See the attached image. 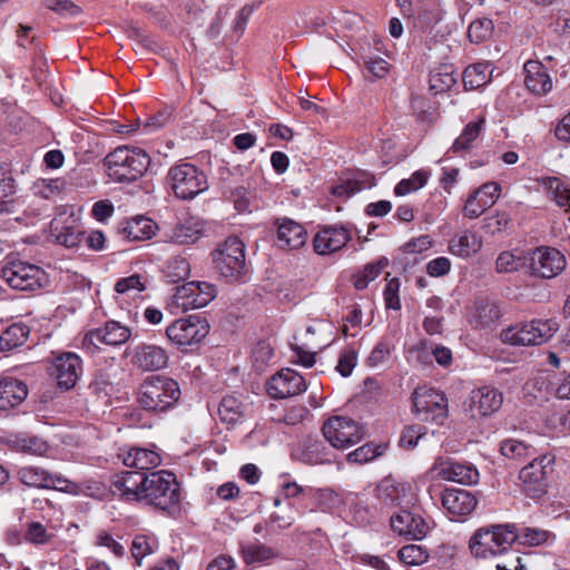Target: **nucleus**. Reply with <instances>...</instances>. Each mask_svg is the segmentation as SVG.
<instances>
[{"instance_id":"1","label":"nucleus","mask_w":570,"mask_h":570,"mask_svg":"<svg viewBox=\"0 0 570 570\" xmlns=\"http://www.w3.org/2000/svg\"><path fill=\"white\" fill-rule=\"evenodd\" d=\"M112 495L128 503H141L161 511H171L179 503V484L174 473L125 471L114 476Z\"/></svg>"},{"instance_id":"2","label":"nucleus","mask_w":570,"mask_h":570,"mask_svg":"<svg viewBox=\"0 0 570 570\" xmlns=\"http://www.w3.org/2000/svg\"><path fill=\"white\" fill-rule=\"evenodd\" d=\"M180 397L178 383L171 377L151 375L139 385L137 402L139 406L151 413H163L171 409Z\"/></svg>"},{"instance_id":"3","label":"nucleus","mask_w":570,"mask_h":570,"mask_svg":"<svg viewBox=\"0 0 570 570\" xmlns=\"http://www.w3.org/2000/svg\"><path fill=\"white\" fill-rule=\"evenodd\" d=\"M105 165L112 180L132 183L147 171L150 157L140 148L120 146L106 156Z\"/></svg>"},{"instance_id":"4","label":"nucleus","mask_w":570,"mask_h":570,"mask_svg":"<svg viewBox=\"0 0 570 570\" xmlns=\"http://www.w3.org/2000/svg\"><path fill=\"white\" fill-rule=\"evenodd\" d=\"M511 524H493L478 529L469 540V549L478 559L508 553L513 544Z\"/></svg>"},{"instance_id":"5","label":"nucleus","mask_w":570,"mask_h":570,"mask_svg":"<svg viewBox=\"0 0 570 570\" xmlns=\"http://www.w3.org/2000/svg\"><path fill=\"white\" fill-rule=\"evenodd\" d=\"M166 178L174 195L184 200L194 199L208 188L206 174L191 163L171 166Z\"/></svg>"},{"instance_id":"6","label":"nucleus","mask_w":570,"mask_h":570,"mask_svg":"<svg viewBox=\"0 0 570 570\" xmlns=\"http://www.w3.org/2000/svg\"><path fill=\"white\" fill-rule=\"evenodd\" d=\"M558 331L554 320H533L502 330L500 338L510 345L530 346L547 342Z\"/></svg>"},{"instance_id":"7","label":"nucleus","mask_w":570,"mask_h":570,"mask_svg":"<svg viewBox=\"0 0 570 570\" xmlns=\"http://www.w3.org/2000/svg\"><path fill=\"white\" fill-rule=\"evenodd\" d=\"M212 256L215 269L227 281L238 279L245 269V245L238 237H228Z\"/></svg>"},{"instance_id":"8","label":"nucleus","mask_w":570,"mask_h":570,"mask_svg":"<svg viewBox=\"0 0 570 570\" xmlns=\"http://www.w3.org/2000/svg\"><path fill=\"white\" fill-rule=\"evenodd\" d=\"M1 277L10 287L19 291H37L48 283L41 267L19 259L8 261L1 268Z\"/></svg>"},{"instance_id":"9","label":"nucleus","mask_w":570,"mask_h":570,"mask_svg":"<svg viewBox=\"0 0 570 570\" xmlns=\"http://www.w3.org/2000/svg\"><path fill=\"white\" fill-rule=\"evenodd\" d=\"M413 407L421 421L443 424L448 417V399L434 389L417 387L413 393Z\"/></svg>"},{"instance_id":"10","label":"nucleus","mask_w":570,"mask_h":570,"mask_svg":"<svg viewBox=\"0 0 570 570\" xmlns=\"http://www.w3.org/2000/svg\"><path fill=\"white\" fill-rule=\"evenodd\" d=\"M554 458L550 454H543L533 459L520 471L523 491L531 498H540L546 493L548 479L553 472Z\"/></svg>"},{"instance_id":"11","label":"nucleus","mask_w":570,"mask_h":570,"mask_svg":"<svg viewBox=\"0 0 570 570\" xmlns=\"http://www.w3.org/2000/svg\"><path fill=\"white\" fill-rule=\"evenodd\" d=\"M323 435L335 449H346L358 443L363 436V430L352 419L344 416L330 417L323 425Z\"/></svg>"},{"instance_id":"12","label":"nucleus","mask_w":570,"mask_h":570,"mask_svg":"<svg viewBox=\"0 0 570 570\" xmlns=\"http://www.w3.org/2000/svg\"><path fill=\"white\" fill-rule=\"evenodd\" d=\"M216 296L214 285L207 282H188L176 288L171 304L187 312L208 305Z\"/></svg>"},{"instance_id":"13","label":"nucleus","mask_w":570,"mask_h":570,"mask_svg":"<svg viewBox=\"0 0 570 570\" xmlns=\"http://www.w3.org/2000/svg\"><path fill=\"white\" fill-rule=\"evenodd\" d=\"M530 269L537 277L551 279L561 274L566 266V256L557 248L539 246L529 254Z\"/></svg>"},{"instance_id":"14","label":"nucleus","mask_w":570,"mask_h":570,"mask_svg":"<svg viewBox=\"0 0 570 570\" xmlns=\"http://www.w3.org/2000/svg\"><path fill=\"white\" fill-rule=\"evenodd\" d=\"M207 333V323L198 316L176 320L166 330L167 337L179 346L197 344Z\"/></svg>"},{"instance_id":"15","label":"nucleus","mask_w":570,"mask_h":570,"mask_svg":"<svg viewBox=\"0 0 570 570\" xmlns=\"http://www.w3.org/2000/svg\"><path fill=\"white\" fill-rule=\"evenodd\" d=\"M392 531L406 540H422L430 531L426 520L407 509L395 510L390 515Z\"/></svg>"},{"instance_id":"16","label":"nucleus","mask_w":570,"mask_h":570,"mask_svg":"<svg viewBox=\"0 0 570 570\" xmlns=\"http://www.w3.org/2000/svg\"><path fill=\"white\" fill-rule=\"evenodd\" d=\"M502 403V393L493 386L485 385L470 392L465 402V411L472 419H481L499 411Z\"/></svg>"},{"instance_id":"17","label":"nucleus","mask_w":570,"mask_h":570,"mask_svg":"<svg viewBox=\"0 0 570 570\" xmlns=\"http://www.w3.org/2000/svg\"><path fill=\"white\" fill-rule=\"evenodd\" d=\"M306 389L305 379L292 368H282L267 383V393L275 400L296 396Z\"/></svg>"},{"instance_id":"18","label":"nucleus","mask_w":570,"mask_h":570,"mask_svg":"<svg viewBox=\"0 0 570 570\" xmlns=\"http://www.w3.org/2000/svg\"><path fill=\"white\" fill-rule=\"evenodd\" d=\"M292 456L308 465L328 464L334 461V454L325 442L312 436L301 440L293 449Z\"/></svg>"},{"instance_id":"19","label":"nucleus","mask_w":570,"mask_h":570,"mask_svg":"<svg viewBox=\"0 0 570 570\" xmlns=\"http://www.w3.org/2000/svg\"><path fill=\"white\" fill-rule=\"evenodd\" d=\"M433 470L441 479L465 485H472L479 480V472L472 465L452 459L439 458Z\"/></svg>"},{"instance_id":"20","label":"nucleus","mask_w":570,"mask_h":570,"mask_svg":"<svg viewBox=\"0 0 570 570\" xmlns=\"http://www.w3.org/2000/svg\"><path fill=\"white\" fill-rule=\"evenodd\" d=\"M126 354H131L132 364L141 371L163 370L169 361L168 352L155 344L141 343L132 352L127 348Z\"/></svg>"},{"instance_id":"21","label":"nucleus","mask_w":570,"mask_h":570,"mask_svg":"<svg viewBox=\"0 0 570 570\" xmlns=\"http://www.w3.org/2000/svg\"><path fill=\"white\" fill-rule=\"evenodd\" d=\"M352 236L344 226H325L313 238V247L318 255H330L342 249Z\"/></svg>"},{"instance_id":"22","label":"nucleus","mask_w":570,"mask_h":570,"mask_svg":"<svg viewBox=\"0 0 570 570\" xmlns=\"http://www.w3.org/2000/svg\"><path fill=\"white\" fill-rule=\"evenodd\" d=\"M53 368L52 375L58 385L61 389L70 390L76 385L82 372V364L76 353L66 352L56 357Z\"/></svg>"},{"instance_id":"23","label":"nucleus","mask_w":570,"mask_h":570,"mask_svg":"<svg viewBox=\"0 0 570 570\" xmlns=\"http://www.w3.org/2000/svg\"><path fill=\"white\" fill-rule=\"evenodd\" d=\"M476 498L462 489H445L442 494V505L453 519L469 515L476 507Z\"/></svg>"},{"instance_id":"24","label":"nucleus","mask_w":570,"mask_h":570,"mask_svg":"<svg viewBox=\"0 0 570 570\" xmlns=\"http://www.w3.org/2000/svg\"><path fill=\"white\" fill-rule=\"evenodd\" d=\"M375 497L382 509L400 510L406 499V485L392 476H386L376 485Z\"/></svg>"},{"instance_id":"25","label":"nucleus","mask_w":570,"mask_h":570,"mask_svg":"<svg viewBox=\"0 0 570 570\" xmlns=\"http://www.w3.org/2000/svg\"><path fill=\"white\" fill-rule=\"evenodd\" d=\"M131 335L128 327L122 326L120 323L110 321L104 327L95 328L88 332L85 336V343L97 345L104 343L106 345H120L126 343Z\"/></svg>"},{"instance_id":"26","label":"nucleus","mask_w":570,"mask_h":570,"mask_svg":"<svg viewBox=\"0 0 570 570\" xmlns=\"http://www.w3.org/2000/svg\"><path fill=\"white\" fill-rule=\"evenodd\" d=\"M118 458L126 466L135 468L138 472L155 469L161 462V458L156 451L138 446L120 449Z\"/></svg>"},{"instance_id":"27","label":"nucleus","mask_w":570,"mask_h":570,"mask_svg":"<svg viewBox=\"0 0 570 570\" xmlns=\"http://www.w3.org/2000/svg\"><path fill=\"white\" fill-rule=\"evenodd\" d=\"M27 384L13 376H0V411L20 405L28 396Z\"/></svg>"},{"instance_id":"28","label":"nucleus","mask_w":570,"mask_h":570,"mask_svg":"<svg viewBox=\"0 0 570 570\" xmlns=\"http://www.w3.org/2000/svg\"><path fill=\"white\" fill-rule=\"evenodd\" d=\"M524 85L534 95L543 96L551 91L552 79L547 67L537 60L524 63Z\"/></svg>"},{"instance_id":"29","label":"nucleus","mask_w":570,"mask_h":570,"mask_svg":"<svg viewBox=\"0 0 570 570\" xmlns=\"http://www.w3.org/2000/svg\"><path fill=\"white\" fill-rule=\"evenodd\" d=\"M277 242L283 249H297L305 245L307 232L304 226L289 218L277 219Z\"/></svg>"},{"instance_id":"30","label":"nucleus","mask_w":570,"mask_h":570,"mask_svg":"<svg viewBox=\"0 0 570 570\" xmlns=\"http://www.w3.org/2000/svg\"><path fill=\"white\" fill-rule=\"evenodd\" d=\"M512 525L513 543L517 542L524 547L551 546L556 541V534L551 531L537 527H517Z\"/></svg>"},{"instance_id":"31","label":"nucleus","mask_w":570,"mask_h":570,"mask_svg":"<svg viewBox=\"0 0 570 570\" xmlns=\"http://www.w3.org/2000/svg\"><path fill=\"white\" fill-rule=\"evenodd\" d=\"M375 186V177L367 171H357L351 178L341 179L332 187V194L338 198H350L355 194Z\"/></svg>"},{"instance_id":"32","label":"nucleus","mask_w":570,"mask_h":570,"mask_svg":"<svg viewBox=\"0 0 570 570\" xmlns=\"http://www.w3.org/2000/svg\"><path fill=\"white\" fill-rule=\"evenodd\" d=\"M375 186V177L367 171H357L351 178L341 179L332 187V194L338 198H350L355 194Z\"/></svg>"},{"instance_id":"33","label":"nucleus","mask_w":570,"mask_h":570,"mask_svg":"<svg viewBox=\"0 0 570 570\" xmlns=\"http://www.w3.org/2000/svg\"><path fill=\"white\" fill-rule=\"evenodd\" d=\"M482 248L481 237L472 230H463L454 235L449 243V250L459 257L468 258Z\"/></svg>"},{"instance_id":"34","label":"nucleus","mask_w":570,"mask_h":570,"mask_svg":"<svg viewBox=\"0 0 570 570\" xmlns=\"http://www.w3.org/2000/svg\"><path fill=\"white\" fill-rule=\"evenodd\" d=\"M500 318L499 306L489 299H478L470 323L473 328H490Z\"/></svg>"},{"instance_id":"35","label":"nucleus","mask_w":570,"mask_h":570,"mask_svg":"<svg viewBox=\"0 0 570 570\" xmlns=\"http://www.w3.org/2000/svg\"><path fill=\"white\" fill-rule=\"evenodd\" d=\"M217 412L223 423L235 425L245 415V404L239 396L226 395L220 400Z\"/></svg>"},{"instance_id":"36","label":"nucleus","mask_w":570,"mask_h":570,"mask_svg":"<svg viewBox=\"0 0 570 570\" xmlns=\"http://www.w3.org/2000/svg\"><path fill=\"white\" fill-rule=\"evenodd\" d=\"M120 233L128 240H146L155 234V225L151 219L139 216L126 222Z\"/></svg>"},{"instance_id":"37","label":"nucleus","mask_w":570,"mask_h":570,"mask_svg":"<svg viewBox=\"0 0 570 570\" xmlns=\"http://www.w3.org/2000/svg\"><path fill=\"white\" fill-rule=\"evenodd\" d=\"M492 70L488 62L473 63L465 68L462 75L466 90L479 89L491 81Z\"/></svg>"},{"instance_id":"38","label":"nucleus","mask_w":570,"mask_h":570,"mask_svg":"<svg viewBox=\"0 0 570 570\" xmlns=\"http://www.w3.org/2000/svg\"><path fill=\"white\" fill-rule=\"evenodd\" d=\"M29 327L23 324H12L0 335V351L9 352L27 341Z\"/></svg>"},{"instance_id":"39","label":"nucleus","mask_w":570,"mask_h":570,"mask_svg":"<svg viewBox=\"0 0 570 570\" xmlns=\"http://www.w3.org/2000/svg\"><path fill=\"white\" fill-rule=\"evenodd\" d=\"M397 558L406 567H419L428 562L430 550L423 544H405L397 551Z\"/></svg>"},{"instance_id":"40","label":"nucleus","mask_w":570,"mask_h":570,"mask_svg":"<svg viewBox=\"0 0 570 570\" xmlns=\"http://www.w3.org/2000/svg\"><path fill=\"white\" fill-rule=\"evenodd\" d=\"M297 515V509L292 503H286L279 512L271 513L266 520V528L272 532H277L291 528Z\"/></svg>"},{"instance_id":"41","label":"nucleus","mask_w":570,"mask_h":570,"mask_svg":"<svg viewBox=\"0 0 570 570\" xmlns=\"http://www.w3.org/2000/svg\"><path fill=\"white\" fill-rule=\"evenodd\" d=\"M18 478L27 487L46 489L50 472L40 466L26 465L18 470Z\"/></svg>"},{"instance_id":"42","label":"nucleus","mask_w":570,"mask_h":570,"mask_svg":"<svg viewBox=\"0 0 570 570\" xmlns=\"http://www.w3.org/2000/svg\"><path fill=\"white\" fill-rule=\"evenodd\" d=\"M456 83L453 68L451 66H440L430 73V89L435 94L444 92Z\"/></svg>"},{"instance_id":"43","label":"nucleus","mask_w":570,"mask_h":570,"mask_svg":"<svg viewBox=\"0 0 570 570\" xmlns=\"http://www.w3.org/2000/svg\"><path fill=\"white\" fill-rule=\"evenodd\" d=\"M242 554L247 564L267 562L277 557V552L272 547L259 542L244 546Z\"/></svg>"},{"instance_id":"44","label":"nucleus","mask_w":570,"mask_h":570,"mask_svg":"<svg viewBox=\"0 0 570 570\" xmlns=\"http://www.w3.org/2000/svg\"><path fill=\"white\" fill-rule=\"evenodd\" d=\"M198 224L191 220L177 224L170 232L169 238L173 243L179 245L194 244L200 237Z\"/></svg>"},{"instance_id":"45","label":"nucleus","mask_w":570,"mask_h":570,"mask_svg":"<svg viewBox=\"0 0 570 570\" xmlns=\"http://www.w3.org/2000/svg\"><path fill=\"white\" fill-rule=\"evenodd\" d=\"M387 449V445L384 443L373 444L366 443L353 452L347 454V461L351 463L365 464L368 463L376 458L383 455Z\"/></svg>"},{"instance_id":"46","label":"nucleus","mask_w":570,"mask_h":570,"mask_svg":"<svg viewBox=\"0 0 570 570\" xmlns=\"http://www.w3.org/2000/svg\"><path fill=\"white\" fill-rule=\"evenodd\" d=\"M114 288L118 295L136 297L146 289V278L140 274H132L130 276L119 278Z\"/></svg>"},{"instance_id":"47","label":"nucleus","mask_w":570,"mask_h":570,"mask_svg":"<svg viewBox=\"0 0 570 570\" xmlns=\"http://www.w3.org/2000/svg\"><path fill=\"white\" fill-rule=\"evenodd\" d=\"M482 125L483 119L468 124L462 134L454 140L451 149L454 153L469 151L474 140L479 137Z\"/></svg>"},{"instance_id":"48","label":"nucleus","mask_w":570,"mask_h":570,"mask_svg":"<svg viewBox=\"0 0 570 570\" xmlns=\"http://www.w3.org/2000/svg\"><path fill=\"white\" fill-rule=\"evenodd\" d=\"M429 178L430 171L423 169L416 170L410 178L399 181L394 188V193L396 196H405L416 191L426 185Z\"/></svg>"},{"instance_id":"49","label":"nucleus","mask_w":570,"mask_h":570,"mask_svg":"<svg viewBox=\"0 0 570 570\" xmlns=\"http://www.w3.org/2000/svg\"><path fill=\"white\" fill-rule=\"evenodd\" d=\"M190 276V264L181 257L176 256L168 261L165 268V277L169 283L186 281Z\"/></svg>"},{"instance_id":"50","label":"nucleus","mask_w":570,"mask_h":570,"mask_svg":"<svg viewBox=\"0 0 570 570\" xmlns=\"http://www.w3.org/2000/svg\"><path fill=\"white\" fill-rule=\"evenodd\" d=\"M12 446L17 451L35 455H43L48 451L47 442L37 436H16Z\"/></svg>"},{"instance_id":"51","label":"nucleus","mask_w":570,"mask_h":570,"mask_svg":"<svg viewBox=\"0 0 570 570\" xmlns=\"http://www.w3.org/2000/svg\"><path fill=\"white\" fill-rule=\"evenodd\" d=\"M500 451L502 455L509 459L529 458L535 453L531 445L514 439H508L501 442Z\"/></svg>"},{"instance_id":"52","label":"nucleus","mask_w":570,"mask_h":570,"mask_svg":"<svg viewBox=\"0 0 570 570\" xmlns=\"http://www.w3.org/2000/svg\"><path fill=\"white\" fill-rule=\"evenodd\" d=\"M524 265V257L512 250L501 252L495 259V271L502 273H513Z\"/></svg>"},{"instance_id":"53","label":"nucleus","mask_w":570,"mask_h":570,"mask_svg":"<svg viewBox=\"0 0 570 570\" xmlns=\"http://www.w3.org/2000/svg\"><path fill=\"white\" fill-rule=\"evenodd\" d=\"M493 31L491 19L482 18L472 21L469 26L468 36L471 42L480 43L489 39Z\"/></svg>"},{"instance_id":"54","label":"nucleus","mask_w":570,"mask_h":570,"mask_svg":"<svg viewBox=\"0 0 570 570\" xmlns=\"http://www.w3.org/2000/svg\"><path fill=\"white\" fill-rule=\"evenodd\" d=\"M547 188L560 207L570 208V189L564 183L557 177H550L547 180Z\"/></svg>"},{"instance_id":"55","label":"nucleus","mask_w":570,"mask_h":570,"mask_svg":"<svg viewBox=\"0 0 570 570\" xmlns=\"http://www.w3.org/2000/svg\"><path fill=\"white\" fill-rule=\"evenodd\" d=\"M274 350L266 341H259L253 348V365L257 371H263L267 363L272 360Z\"/></svg>"},{"instance_id":"56","label":"nucleus","mask_w":570,"mask_h":570,"mask_svg":"<svg viewBox=\"0 0 570 570\" xmlns=\"http://www.w3.org/2000/svg\"><path fill=\"white\" fill-rule=\"evenodd\" d=\"M473 191L476 194L478 199H480L483 203V206L488 209L499 199L501 186L498 183L489 181Z\"/></svg>"},{"instance_id":"57","label":"nucleus","mask_w":570,"mask_h":570,"mask_svg":"<svg viewBox=\"0 0 570 570\" xmlns=\"http://www.w3.org/2000/svg\"><path fill=\"white\" fill-rule=\"evenodd\" d=\"M425 434V428L422 425L406 426L401 434L399 443L402 448L412 450Z\"/></svg>"},{"instance_id":"58","label":"nucleus","mask_w":570,"mask_h":570,"mask_svg":"<svg viewBox=\"0 0 570 570\" xmlns=\"http://www.w3.org/2000/svg\"><path fill=\"white\" fill-rule=\"evenodd\" d=\"M510 223V216L507 213H497L484 219L483 229L485 233L495 235L507 229Z\"/></svg>"},{"instance_id":"59","label":"nucleus","mask_w":570,"mask_h":570,"mask_svg":"<svg viewBox=\"0 0 570 570\" xmlns=\"http://www.w3.org/2000/svg\"><path fill=\"white\" fill-rule=\"evenodd\" d=\"M52 538L40 522H31L26 532V540L35 544H45Z\"/></svg>"},{"instance_id":"60","label":"nucleus","mask_w":570,"mask_h":570,"mask_svg":"<svg viewBox=\"0 0 570 570\" xmlns=\"http://www.w3.org/2000/svg\"><path fill=\"white\" fill-rule=\"evenodd\" d=\"M254 11V4H245L242 9L238 10L232 26V32L237 39L240 38V36L244 33L247 21Z\"/></svg>"},{"instance_id":"61","label":"nucleus","mask_w":570,"mask_h":570,"mask_svg":"<svg viewBox=\"0 0 570 570\" xmlns=\"http://www.w3.org/2000/svg\"><path fill=\"white\" fill-rule=\"evenodd\" d=\"M66 180L62 178L56 179H43L38 185V193L47 199L53 198L59 195L66 188Z\"/></svg>"},{"instance_id":"62","label":"nucleus","mask_w":570,"mask_h":570,"mask_svg":"<svg viewBox=\"0 0 570 570\" xmlns=\"http://www.w3.org/2000/svg\"><path fill=\"white\" fill-rule=\"evenodd\" d=\"M16 191L14 179L7 166L0 165V204Z\"/></svg>"},{"instance_id":"63","label":"nucleus","mask_w":570,"mask_h":570,"mask_svg":"<svg viewBox=\"0 0 570 570\" xmlns=\"http://www.w3.org/2000/svg\"><path fill=\"white\" fill-rule=\"evenodd\" d=\"M400 281L394 277L390 279L384 289V301L386 308L400 309L401 302L399 298Z\"/></svg>"},{"instance_id":"64","label":"nucleus","mask_w":570,"mask_h":570,"mask_svg":"<svg viewBox=\"0 0 570 570\" xmlns=\"http://www.w3.org/2000/svg\"><path fill=\"white\" fill-rule=\"evenodd\" d=\"M83 237V234L75 227H65L57 234L56 239L59 244L72 248L79 245Z\"/></svg>"}]
</instances>
